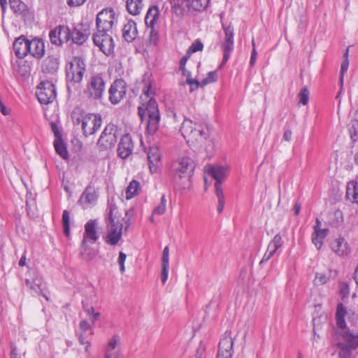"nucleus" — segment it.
<instances>
[{
	"mask_svg": "<svg viewBox=\"0 0 358 358\" xmlns=\"http://www.w3.org/2000/svg\"><path fill=\"white\" fill-rule=\"evenodd\" d=\"M346 310L342 303L337 307L336 317V324L340 329L335 331V338L337 341L336 347L338 348L339 358H350L352 351L358 348V333L350 331L345 324V315Z\"/></svg>",
	"mask_w": 358,
	"mask_h": 358,
	"instance_id": "obj_1",
	"label": "nucleus"
},
{
	"mask_svg": "<svg viewBox=\"0 0 358 358\" xmlns=\"http://www.w3.org/2000/svg\"><path fill=\"white\" fill-rule=\"evenodd\" d=\"M152 94V85L150 84L145 85L143 90L141 99L146 103H143L138 108V115L141 120L148 118L147 129L150 134H154L157 130L160 120L157 103L155 99L151 96Z\"/></svg>",
	"mask_w": 358,
	"mask_h": 358,
	"instance_id": "obj_2",
	"label": "nucleus"
},
{
	"mask_svg": "<svg viewBox=\"0 0 358 358\" xmlns=\"http://www.w3.org/2000/svg\"><path fill=\"white\" fill-rule=\"evenodd\" d=\"M195 169L194 161L183 157L175 160L171 166L172 180L175 185L180 189H187L190 185V178Z\"/></svg>",
	"mask_w": 358,
	"mask_h": 358,
	"instance_id": "obj_3",
	"label": "nucleus"
},
{
	"mask_svg": "<svg viewBox=\"0 0 358 358\" xmlns=\"http://www.w3.org/2000/svg\"><path fill=\"white\" fill-rule=\"evenodd\" d=\"M107 210L108 222L104 241L108 245L115 246L122 239L124 218L120 217L117 207L113 203L108 204Z\"/></svg>",
	"mask_w": 358,
	"mask_h": 358,
	"instance_id": "obj_4",
	"label": "nucleus"
},
{
	"mask_svg": "<svg viewBox=\"0 0 358 358\" xmlns=\"http://www.w3.org/2000/svg\"><path fill=\"white\" fill-rule=\"evenodd\" d=\"M180 131L187 142H196L201 145L208 142L209 130L206 124H199L191 120L185 119L180 127Z\"/></svg>",
	"mask_w": 358,
	"mask_h": 358,
	"instance_id": "obj_5",
	"label": "nucleus"
},
{
	"mask_svg": "<svg viewBox=\"0 0 358 358\" xmlns=\"http://www.w3.org/2000/svg\"><path fill=\"white\" fill-rule=\"evenodd\" d=\"M85 71V64L80 57H74L66 67L67 81L72 83H80Z\"/></svg>",
	"mask_w": 358,
	"mask_h": 358,
	"instance_id": "obj_6",
	"label": "nucleus"
},
{
	"mask_svg": "<svg viewBox=\"0 0 358 358\" xmlns=\"http://www.w3.org/2000/svg\"><path fill=\"white\" fill-rule=\"evenodd\" d=\"M118 129L114 124H107L97 141V145L101 150L110 149L115 146L117 139Z\"/></svg>",
	"mask_w": 358,
	"mask_h": 358,
	"instance_id": "obj_7",
	"label": "nucleus"
},
{
	"mask_svg": "<svg viewBox=\"0 0 358 358\" xmlns=\"http://www.w3.org/2000/svg\"><path fill=\"white\" fill-rule=\"evenodd\" d=\"M106 83L101 74L92 75L87 85L85 92L93 99H101L105 92Z\"/></svg>",
	"mask_w": 358,
	"mask_h": 358,
	"instance_id": "obj_8",
	"label": "nucleus"
},
{
	"mask_svg": "<svg viewBox=\"0 0 358 358\" xmlns=\"http://www.w3.org/2000/svg\"><path fill=\"white\" fill-rule=\"evenodd\" d=\"M115 21V12L112 8H106L100 11L96 20L97 32L111 31Z\"/></svg>",
	"mask_w": 358,
	"mask_h": 358,
	"instance_id": "obj_9",
	"label": "nucleus"
},
{
	"mask_svg": "<svg viewBox=\"0 0 358 358\" xmlns=\"http://www.w3.org/2000/svg\"><path fill=\"white\" fill-rule=\"evenodd\" d=\"M36 94L42 104L52 103L56 98V90L52 82L43 81L37 87Z\"/></svg>",
	"mask_w": 358,
	"mask_h": 358,
	"instance_id": "obj_10",
	"label": "nucleus"
},
{
	"mask_svg": "<svg viewBox=\"0 0 358 358\" xmlns=\"http://www.w3.org/2000/svg\"><path fill=\"white\" fill-rule=\"evenodd\" d=\"M110 31L105 33L96 32L93 35V41L96 46L99 47L106 55H110L114 50V43L112 36L108 34Z\"/></svg>",
	"mask_w": 358,
	"mask_h": 358,
	"instance_id": "obj_11",
	"label": "nucleus"
},
{
	"mask_svg": "<svg viewBox=\"0 0 358 358\" xmlns=\"http://www.w3.org/2000/svg\"><path fill=\"white\" fill-rule=\"evenodd\" d=\"M102 118L99 114L88 113L82 124L83 134L85 137L92 135L101 127Z\"/></svg>",
	"mask_w": 358,
	"mask_h": 358,
	"instance_id": "obj_12",
	"label": "nucleus"
},
{
	"mask_svg": "<svg viewBox=\"0 0 358 358\" xmlns=\"http://www.w3.org/2000/svg\"><path fill=\"white\" fill-rule=\"evenodd\" d=\"M223 30L225 37L224 41L221 44L224 53L221 66L228 61L234 50V28L231 25L227 27L223 26Z\"/></svg>",
	"mask_w": 358,
	"mask_h": 358,
	"instance_id": "obj_13",
	"label": "nucleus"
},
{
	"mask_svg": "<svg viewBox=\"0 0 358 358\" xmlns=\"http://www.w3.org/2000/svg\"><path fill=\"white\" fill-rule=\"evenodd\" d=\"M126 83L122 79L115 80L109 89V100L113 104H117L126 94Z\"/></svg>",
	"mask_w": 358,
	"mask_h": 358,
	"instance_id": "obj_14",
	"label": "nucleus"
},
{
	"mask_svg": "<svg viewBox=\"0 0 358 358\" xmlns=\"http://www.w3.org/2000/svg\"><path fill=\"white\" fill-rule=\"evenodd\" d=\"M71 40L78 45L83 44L90 35V27L87 24H78L71 29Z\"/></svg>",
	"mask_w": 358,
	"mask_h": 358,
	"instance_id": "obj_15",
	"label": "nucleus"
},
{
	"mask_svg": "<svg viewBox=\"0 0 358 358\" xmlns=\"http://www.w3.org/2000/svg\"><path fill=\"white\" fill-rule=\"evenodd\" d=\"M97 197L94 187L88 185L81 194L78 203L83 208L86 209L96 203Z\"/></svg>",
	"mask_w": 358,
	"mask_h": 358,
	"instance_id": "obj_16",
	"label": "nucleus"
},
{
	"mask_svg": "<svg viewBox=\"0 0 358 358\" xmlns=\"http://www.w3.org/2000/svg\"><path fill=\"white\" fill-rule=\"evenodd\" d=\"M134 143L129 134L122 136L118 145L117 152L120 157L127 159L133 152Z\"/></svg>",
	"mask_w": 358,
	"mask_h": 358,
	"instance_id": "obj_17",
	"label": "nucleus"
},
{
	"mask_svg": "<svg viewBox=\"0 0 358 358\" xmlns=\"http://www.w3.org/2000/svg\"><path fill=\"white\" fill-rule=\"evenodd\" d=\"M29 40L24 36L17 38L13 43V50L17 57L24 58L29 54L30 47L28 45Z\"/></svg>",
	"mask_w": 358,
	"mask_h": 358,
	"instance_id": "obj_18",
	"label": "nucleus"
},
{
	"mask_svg": "<svg viewBox=\"0 0 358 358\" xmlns=\"http://www.w3.org/2000/svg\"><path fill=\"white\" fill-rule=\"evenodd\" d=\"M234 340L231 336L225 335L219 343L218 355L231 358L233 355Z\"/></svg>",
	"mask_w": 358,
	"mask_h": 358,
	"instance_id": "obj_19",
	"label": "nucleus"
},
{
	"mask_svg": "<svg viewBox=\"0 0 358 358\" xmlns=\"http://www.w3.org/2000/svg\"><path fill=\"white\" fill-rule=\"evenodd\" d=\"M331 250L339 257H345L350 254V248L343 238H338L331 243Z\"/></svg>",
	"mask_w": 358,
	"mask_h": 358,
	"instance_id": "obj_20",
	"label": "nucleus"
},
{
	"mask_svg": "<svg viewBox=\"0 0 358 358\" xmlns=\"http://www.w3.org/2000/svg\"><path fill=\"white\" fill-rule=\"evenodd\" d=\"M161 155L157 147H150L148 153L149 169L154 173L158 171L160 164Z\"/></svg>",
	"mask_w": 358,
	"mask_h": 358,
	"instance_id": "obj_21",
	"label": "nucleus"
},
{
	"mask_svg": "<svg viewBox=\"0 0 358 358\" xmlns=\"http://www.w3.org/2000/svg\"><path fill=\"white\" fill-rule=\"evenodd\" d=\"M97 222L96 220H90L88 221L85 226V232L83 234V240H87L95 243L99 239V235L97 234Z\"/></svg>",
	"mask_w": 358,
	"mask_h": 358,
	"instance_id": "obj_22",
	"label": "nucleus"
},
{
	"mask_svg": "<svg viewBox=\"0 0 358 358\" xmlns=\"http://www.w3.org/2000/svg\"><path fill=\"white\" fill-rule=\"evenodd\" d=\"M28 45L30 47L29 53L35 58L40 59L45 54V45L41 39L35 38L29 40Z\"/></svg>",
	"mask_w": 358,
	"mask_h": 358,
	"instance_id": "obj_23",
	"label": "nucleus"
},
{
	"mask_svg": "<svg viewBox=\"0 0 358 358\" xmlns=\"http://www.w3.org/2000/svg\"><path fill=\"white\" fill-rule=\"evenodd\" d=\"M59 64V59L57 57L48 56L42 62V71L46 73L54 74L58 70Z\"/></svg>",
	"mask_w": 358,
	"mask_h": 358,
	"instance_id": "obj_24",
	"label": "nucleus"
},
{
	"mask_svg": "<svg viewBox=\"0 0 358 358\" xmlns=\"http://www.w3.org/2000/svg\"><path fill=\"white\" fill-rule=\"evenodd\" d=\"M136 24L134 20H129L122 29V36L128 43L132 42L137 36Z\"/></svg>",
	"mask_w": 358,
	"mask_h": 358,
	"instance_id": "obj_25",
	"label": "nucleus"
},
{
	"mask_svg": "<svg viewBox=\"0 0 358 358\" xmlns=\"http://www.w3.org/2000/svg\"><path fill=\"white\" fill-rule=\"evenodd\" d=\"M98 251L87 245L85 240H83L80 249V255L81 258L87 262L92 261L97 255Z\"/></svg>",
	"mask_w": 358,
	"mask_h": 358,
	"instance_id": "obj_26",
	"label": "nucleus"
},
{
	"mask_svg": "<svg viewBox=\"0 0 358 358\" xmlns=\"http://www.w3.org/2000/svg\"><path fill=\"white\" fill-rule=\"evenodd\" d=\"M172 9L178 16L184 15L190 10L189 4L187 0H170Z\"/></svg>",
	"mask_w": 358,
	"mask_h": 358,
	"instance_id": "obj_27",
	"label": "nucleus"
},
{
	"mask_svg": "<svg viewBox=\"0 0 358 358\" xmlns=\"http://www.w3.org/2000/svg\"><path fill=\"white\" fill-rule=\"evenodd\" d=\"M169 268V247L166 246L163 250L162 257V273H161V280L164 284L168 278Z\"/></svg>",
	"mask_w": 358,
	"mask_h": 358,
	"instance_id": "obj_28",
	"label": "nucleus"
},
{
	"mask_svg": "<svg viewBox=\"0 0 358 358\" xmlns=\"http://www.w3.org/2000/svg\"><path fill=\"white\" fill-rule=\"evenodd\" d=\"M159 10L157 6H152L148 9L145 18V22L148 27H152L155 26L157 21L159 17Z\"/></svg>",
	"mask_w": 358,
	"mask_h": 358,
	"instance_id": "obj_29",
	"label": "nucleus"
},
{
	"mask_svg": "<svg viewBox=\"0 0 358 358\" xmlns=\"http://www.w3.org/2000/svg\"><path fill=\"white\" fill-rule=\"evenodd\" d=\"M227 169L222 166H213L209 168V174L215 180V182H222L227 176Z\"/></svg>",
	"mask_w": 358,
	"mask_h": 358,
	"instance_id": "obj_30",
	"label": "nucleus"
},
{
	"mask_svg": "<svg viewBox=\"0 0 358 358\" xmlns=\"http://www.w3.org/2000/svg\"><path fill=\"white\" fill-rule=\"evenodd\" d=\"M126 6L130 14L136 15L141 12L143 4L142 0H127Z\"/></svg>",
	"mask_w": 358,
	"mask_h": 358,
	"instance_id": "obj_31",
	"label": "nucleus"
},
{
	"mask_svg": "<svg viewBox=\"0 0 358 358\" xmlns=\"http://www.w3.org/2000/svg\"><path fill=\"white\" fill-rule=\"evenodd\" d=\"M87 114H85L84 111L80 108H76L73 109V110L71 113V120L74 125H79L81 124H83V122L85 120V115Z\"/></svg>",
	"mask_w": 358,
	"mask_h": 358,
	"instance_id": "obj_32",
	"label": "nucleus"
},
{
	"mask_svg": "<svg viewBox=\"0 0 358 358\" xmlns=\"http://www.w3.org/2000/svg\"><path fill=\"white\" fill-rule=\"evenodd\" d=\"M58 34L61 41V45L64 43H67L71 40V29L64 25H59L57 27Z\"/></svg>",
	"mask_w": 358,
	"mask_h": 358,
	"instance_id": "obj_33",
	"label": "nucleus"
},
{
	"mask_svg": "<svg viewBox=\"0 0 358 358\" xmlns=\"http://www.w3.org/2000/svg\"><path fill=\"white\" fill-rule=\"evenodd\" d=\"M190 10L201 11L204 10L209 3L210 0H187Z\"/></svg>",
	"mask_w": 358,
	"mask_h": 358,
	"instance_id": "obj_34",
	"label": "nucleus"
},
{
	"mask_svg": "<svg viewBox=\"0 0 358 358\" xmlns=\"http://www.w3.org/2000/svg\"><path fill=\"white\" fill-rule=\"evenodd\" d=\"M352 194V201L358 203V182H351L348 185L346 196L349 197Z\"/></svg>",
	"mask_w": 358,
	"mask_h": 358,
	"instance_id": "obj_35",
	"label": "nucleus"
},
{
	"mask_svg": "<svg viewBox=\"0 0 358 358\" xmlns=\"http://www.w3.org/2000/svg\"><path fill=\"white\" fill-rule=\"evenodd\" d=\"M54 146L57 154L63 159L68 157V152L62 138L55 139Z\"/></svg>",
	"mask_w": 358,
	"mask_h": 358,
	"instance_id": "obj_36",
	"label": "nucleus"
},
{
	"mask_svg": "<svg viewBox=\"0 0 358 358\" xmlns=\"http://www.w3.org/2000/svg\"><path fill=\"white\" fill-rule=\"evenodd\" d=\"M140 184L138 181L133 180L129 185L126 190V199L133 198L138 192Z\"/></svg>",
	"mask_w": 358,
	"mask_h": 358,
	"instance_id": "obj_37",
	"label": "nucleus"
},
{
	"mask_svg": "<svg viewBox=\"0 0 358 358\" xmlns=\"http://www.w3.org/2000/svg\"><path fill=\"white\" fill-rule=\"evenodd\" d=\"M166 203L167 200L166 196L164 194L161 197V201L159 205H157L153 210L154 215H161L164 214L166 210Z\"/></svg>",
	"mask_w": 358,
	"mask_h": 358,
	"instance_id": "obj_38",
	"label": "nucleus"
},
{
	"mask_svg": "<svg viewBox=\"0 0 358 358\" xmlns=\"http://www.w3.org/2000/svg\"><path fill=\"white\" fill-rule=\"evenodd\" d=\"M148 28L150 29L148 43L150 45H156L159 39L158 31L155 29V26Z\"/></svg>",
	"mask_w": 358,
	"mask_h": 358,
	"instance_id": "obj_39",
	"label": "nucleus"
},
{
	"mask_svg": "<svg viewBox=\"0 0 358 358\" xmlns=\"http://www.w3.org/2000/svg\"><path fill=\"white\" fill-rule=\"evenodd\" d=\"M62 224L64 227V233L66 236L70 234V215L67 210H64L62 214Z\"/></svg>",
	"mask_w": 358,
	"mask_h": 358,
	"instance_id": "obj_40",
	"label": "nucleus"
},
{
	"mask_svg": "<svg viewBox=\"0 0 358 358\" xmlns=\"http://www.w3.org/2000/svg\"><path fill=\"white\" fill-rule=\"evenodd\" d=\"M10 6L16 13H21L25 7V5L20 0H10Z\"/></svg>",
	"mask_w": 358,
	"mask_h": 358,
	"instance_id": "obj_41",
	"label": "nucleus"
},
{
	"mask_svg": "<svg viewBox=\"0 0 358 358\" xmlns=\"http://www.w3.org/2000/svg\"><path fill=\"white\" fill-rule=\"evenodd\" d=\"M217 80V74L216 71H210L207 76L201 82V86H205L210 83H215Z\"/></svg>",
	"mask_w": 358,
	"mask_h": 358,
	"instance_id": "obj_42",
	"label": "nucleus"
},
{
	"mask_svg": "<svg viewBox=\"0 0 358 358\" xmlns=\"http://www.w3.org/2000/svg\"><path fill=\"white\" fill-rule=\"evenodd\" d=\"M299 103L303 105H306L309 100V91L306 86L301 88L299 94Z\"/></svg>",
	"mask_w": 358,
	"mask_h": 358,
	"instance_id": "obj_43",
	"label": "nucleus"
},
{
	"mask_svg": "<svg viewBox=\"0 0 358 358\" xmlns=\"http://www.w3.org/2000/svg\"><path fill=\"white\" fill-rule=\"evenodd\" d=\"M119 343L120 337L117 335L113 336L108 341L105 352H116L115 349Z\"/></svg>",
	"mask_w": 358,
	"mask_h": 358,
	"instance_id": "obj_44",
	"label": "nucleus"
},
{
	"mask_svg": "<svg viewBox=\"0 0 358 358\" xmlns=\"http://www.w3.org/2000/svg\"><path fill=\"white\" fill-rule=\"evenodd\" d=\"M49 37L51 43L56 45H61V41L59 38V35L58 34L57 27L52 30L49 34Z\"/></svg>",
	"mask_w": 358,
	"mask_h": 358,
	"instance_id": "obj_45",
	"label": "nucleus"
},
{
	"mask_svg": "<svg viewBox=\"0 0 358 358\" xmlns=\"http://www.w3.org/2000/svg\"><path fill=\"white\" fill-rule=\"evenodd\" d=\"M349 66V61L348 59H345L343 61L341 66V71H340V85L341 88L343 85V77L344 73L348 71Z\"/></svg>",
	"mask_w": 358,
	"mask_h": 358,
	"instance_id": "obj_46",
	"label": "nucleus"
},
{
	"mask_svg": "<svg viewBox=\"0 0 358 358\" xmlns=\"http://www.w3.org/2000/svg\"><path fill=\"white\" fill-rule=\"evenodd\" d=\"M350 136L353 141L358 139V121L354 120L352 122V127L350 129Z\"/></svg>",
	"mask_w": 358,
	"mask_h": 358,
	"instance_id": "obj_47",
	"label": "nucleus"
},
{
	"mask_svg": "<svg viewBox=\"0 0 358 358\" xmlns=\"http://www.w3.org/2000/svg\"><path fill=\"white\" fill-rule=\"evenodd\" d=\"M329 280V278L324 273H317L315 278V283L316 285H324Z\"/></svg>",
	"mask_w": 358,
	"mask_h": 358,
	"instance_id": "obj_48",
	"label": "nucleus"
},
{
	"mask_svg": "<svg viewBox=\"0 0 358 358\" xmlns=\"http://www.w3.org/2000/svg\"><path fill=\"white\" fill-rule=\"evenodd\" d=\"M127 258V255L123 252H120L119 257L117 259V263L120 265V270L122 273L125 271L124 262Z\"/></svg>",
	"mask_w": 358,
	"mask_h": 358,
	"instance_id": "obj_49",
	"label": "nucleus"
},
{
	"mask_svg": "<svg viewBox=\"0 0 358 358\" xmlns=\"http://www.w3.org/2000/svg\"><path fill=\"white\" fill-rule=\"evenodd\" d=\"M203 48V43L199 41L196 40L194 43H193L189 47V52H192V53L196 52L198 51H201Z\"/></svg>",
	"mask_w": 358,
	"mask_h": 358,
	"instance_id": "obj_50",
	"label": "nucleus"
},
{
	"mask_svg": "<svg viewBox=\"0 0 358 358\" xmlns=\"http://www.w3.org/2000/svg\"><path fill=\"white\" fill-rule=\"evenodd\" d=\"M33 285L36 287V292H37V289L40 291H42L43 289V284L42 278L40 275H36L33 278Z\"/></svg>",
	"mask_w": 358,
	"mask_h": 358,
	"instance_id": "obj_51",
	"label": "nucleus"
},
{
	"mask_svg": "<svg viewBox=\"0 0 358 358\" xmlns=\"http://www.w3.org/2000/svg\"><path fill=\"white\" fill-rule=\"evenodd\" d=\"M215 194L218 198V200H224L223 189L222 187V182L215 183Z\"/></svg>",
	"mask_w": 358,
	"mask_h": 358,
	"instance_id": "obj_52",
	"label": "nucleus"
},
{
	"mask_svg": "<svg viewBox=\"0 0 358 358\" xmlns=\"http://www.w3.org/2000/svg\"><path fill=\"white\" fill-rule=\"evenodd\" d=\"M312 242L315 245L317 250H320L322 246V238L315 235L314 233L312 236Z\"/></svg>",
	"mask_w": 358,
	"mask_h": 358,
	"instance_id": "obj_53",
	"label": "nucleus"
},
{
	"mask_svg": "<svg viewBox=\"0 0 358 358\" xmlns=\"http://www.w3.org/2000/svg\"><path fill=\"white\" fill-rule=\"evenodd\" d=\"M187 83L190 85V92L194 90V86L195 88H198L201 85V83H199L197 80H194L191 78H187Z\"/></svg>",
	"mask_w": 358,
	"mask_h": 358,
	"instance_id": "obj_54",
	"label": "nucleus"
},
{
	"mask_svg": "<svg viewBox=\"0 0 358 358\" xmlns=\"http://www.w3.org/2000/svg\"><path fill=\"white\" fill-rule=\"evenodd\" d=\"M252 45H253V50L252 51V54H251V57H250V66H252L255 65L256 59H257V52L255 49L254 41H252Z\"/></svg>",
	"mask_w": 358,
	"mask_h": 358,
	"instance_id": "obj_55",
	"label": "nucleus"
},
{
	"mask_svg": "<svg viewBox=\"0 0 358 358\" xmlns=\"http://www.w3.org/2000/svg\"><path fill=\"white\" fill-rule=\"evenodd\" d=\"M271 242H273V244H275L278 248L282 247V245H283V241L282 239L281 236L279 234H276L273 237Z\"/></svg>",
	"mask_w": 358,
	"mask_h": 358,
	"instance_id": "obj_56",
	"label": "nucleus"
},
{
	"mask_svg": "<svg viewBox=\"0 0 358 358\" xmlns=\"http://www.w3.org/2000/svg\"><path fill=\"white\" fill-rule=\"evenodd\" d=\"M274 255L270 252V250H266L265 254L264 255L262 260L259 262L260 265L267 262Z\"/></svg>",
	"mask_w": 358,
	"mask_h": 358,
	"instance_id": "obj_57",
	"label": "nucleus"
},
{
	"mask_svg": "<svg viewBox=\"0 0 358 358\" xmlns=\"http://www.w3.org/2000/svg\"><path fill=\"white\" fill-rule=\"evenodd\" d=\"M86 0H67V3L69 6H79L83 4Z\"/></svg>",
	"mask_w": 358,
	"mask_h": 358,
	"instance_id": "obj_58",
	"label": "nucleus"
},
{
	"mask_svg": "<svg viewBox=\"0 0 358 358\" xmlns=\"http://www.w3.org/2000/svg\"><path fill=\"white\" fill-rule=\"evenodd\" d=\"M80 328L82 330V331L85 332L86 331L91 328V324L87 320H82L80 322Z\"/></svg>",
	"mask_w": 358,
	"mask_h": 358,
	"instance_id": "obj_59",
	"label": "nucleus"
},
{
	"mask_svg": "<svg viewBox=\"0 0 358 358\" xmlns=\"http://www.w3.org/2000/svg\"><path fill=\"white\" fill-rule=\"evenodd\" d=\"M51 127H52V131L54 133L55 139L62 138V136L60 134V132L59 131L57 126L55 124L52 123L51 125Z\"/></svg>",
	"mask_w": 358,
	"mask_h": 358,
	"instance_id": "obj_60",
	"label": "nucleus"
},
{
	"mask_svg": "<svg viewBox=\"0 0 358 358\" xmlns=\"http://www.w3.org/2000/svg\"><path fill=\"white\" fill-rule=\"evenodd\" d=\"M327 232H328L327 229H320L317 230V231L314 232V234L315 235H317V236L324 239L327 236Z\"/></svg>",
	"mask_w": 358,
	"mask_h": 358,
	"instance_id": "obj_61",
	"label": "nucleus"
},
{
	"mask_svg": "<svg viewBox=\"0 0 358 358\" xmlns=\"http://www.w3.org/2000/svg\"><path fill=\"white\" fill-rule=\"evenodd\" d=\"M101 314L99 312L94 313L91 316L89 317V320L92 322V324H94L96 321L99 320L100 318Z\"/></svg>",
	"mask_w": 358,
	"mask_h": 358,
	"instance_id": "obj_62",
	"label": "nucleus"
},
{
	"mask_svg": "<svg viewBox=\"0 0 358 358\" xmlns=\"http://www.w3.org/2000/svg\"><path fill=\"white\" fill-rule=\"evenodd\" d=\"M105 358H119L118 352H105Z\"/></svg>",
	"mask_w": 358,
	"mask_h": 358,
	"instance_id": "obj_63",
	"label": "nucleus"
},
{
	"mask_svg": "<svg viewBox=\"0 0 358 358\" xmlns=\"http://www.w3.org/2000/svg\"><path fill=\"white\" fill-rule=\"evenodd\" d=\"M278 248L275 245L273 244V242H270L268 245V248H267V250H270V252L271 253H273V255L275 253V252L278 250Z\"/></svg>",
	"mask_w": 358,
	"mask_h": 358,
	"instance_id": "obj_64",
	"label": "nucleus"
}]
</instances>
